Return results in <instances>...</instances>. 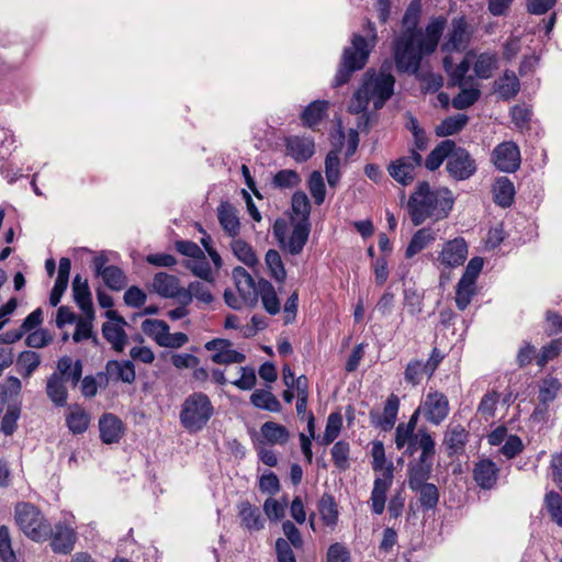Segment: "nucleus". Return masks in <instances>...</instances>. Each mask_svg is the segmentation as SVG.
I'll use <instances>...</instances> for the list:
<instances>
[{
    "instance_id": "obj_6",
    "label": "nucleus",
    "mask_w": 562,
    "mask_h": 562,
    "mask_svg": "<svg viewBox=\"0 0 562 562\" xmlns=\"http://www.w3.org/2000/svg\"><path fill=\"white\" fill-rule=\"evenodd\" d=\"M395 77L390 71V66L382 65L376 75L368 78L362 88L373 103L374 110H380L394 93Z\"/></svg>"
},
{
    "instance_id": "obj_38",
    "label": "nucleus",
    "mask_w": 562,
    "mask_h": 562,
    "mask_svg": "<svg viewBox=\"0 0 562 562\" xmlns=\"http://www.w3.org/2000/svg\"><path fill=\"white\" fill-rule=\"evenodd\" d=\"M259 296L267 313L277 315L280 312V301L270 281L266 279L258 281V297Z\"/></svg>"
},
{
    "instance_id": "obj_62",
    "label": "nucleus",
    "mask_w": 562,
    "mask_h": 562,
    "mask_svg": "<svg viewBox=\"0 0 562 562\" xmlns=\"http://www.w3.org/2000/svg\"><path fill=\"white\" fill-rule=\"evenodd\" d=\"M481 97L477 88H462L461 91L453 97L452 106L457 110H464L473 105Z\"/></svg>"
},
{
    "instance_id": "obj_40",
    "label": "nucleus",
    "mask_w": 562,
    "mask_h": 562,
    "mask_svg": "<svg viewBox=\"0 0 562 562\" xmlns=\"http://www.w3.org/2000/svg\"><path fill=\"white\" fill-rule=\"evenodd\" d=\"M498 66V56L496 53L484 52L477 55L473 70L480 79H490L493 71Z\"/></svg>"
},
{
    "instance_id": "obj_16",
    "label": "nucleus",
    "mask_w": 562,
    "mask_h": 562,
    "mask_svg": "<svg viewBox=\"0 0 562 562\" xmlns=\"http://www.w3.org/2000/svg\"><path fill=\"white\" fill-rule=\"evenodd\" d=\"M232 274L243 303L255 306L258 302V284L251 274L240 266L235 267Z\"/></svg>"
},
{
    "instance_id": "obj_55",
    "label": "nucleus",
    "mask_w": 562,
    "mask_h": 562,
    "mask_svg": "<svg viewBox=\"0 0 562 562\" xmlns=\"http://www.w3.org/2000/svg\"><path fill=\"white\" fill-rule=\"evenodd\" d=\"M292 211L300 216L296 223H310L311 203L305 192L296 191L292 195Z\"/></svg>"
},
{
    "instance_id": "obj_31",
    "label": "nucleus",
    "mask_w": 562,
    "mask_h": 562,
    "mask_svg": "<svg viewBox=\"0 0 562 562\" xmlns=\"http://www.w3.org/2000/svg\"><path fill=\"white\" fill-rule=\"evenodd\" d=\"M57 373L61 380L69 381L72 386H77L82 376V361L72 360L69 356H63L57 361Z\"/></svg>"
},
{
    "instance_id": "obj_7",
    "label": "nucleus",
    "mask_w": 562,
    "mask_h": 562,
    "mask_svg": "<svg viewBox=\"0 0 562 562\" xmlns=\"http://www.w3.org/2000/svg\"><path fill=\"white\" fill-rule=\"evenodd\" d=\"M473 30L464 15L452 19L451 26L440 45V50L450 56L453 53L464 52L472 40Z\"/></svg>"
},
{
    "instance_id": "obj_57",
    "label": "nucleus",
    "mask_w": 562,
    "mask_h": 562,
    "mask_svg": "<svg viewBox=\"0 0 562 562\" xmlns=\"http://www.w3.org/2000/svg\"><path fill=\"white\" fill-rule=\"evenodd\" d=\"M300 182L301 177L295 170L282 169L273 176L271 184L276 189L284 190L295 188Z\"/></svg>"
},
{
    "instance_id": "obj_14",
    "label": "nucleus",
    "mask_w": 562,
    "mask_h": 562,
    "mask_svg": "<svg viewBox=\"0 0 562 562\" xmlns=\"http://www.w3.org/2000/svg\"><path fill=\"white\" fill-rule=\"evenodd\" d=\"M149 291L162 299H173L180 304L183 286H181L180 279L177 276L157 272L149 285Z\"/></svg>"
},
{
    "instance_id": "obj_2",
    "label": "nucleus",
    "mask_w": 562,
    "mask_h": 562,
    "mask_svg": "<svg viewBox=\"0 0 562 562\" xmlns=\"http://www.w3.org/2000/svg\"><path fill=\"white\" fill-rule=\"evenodd\" d=\"M454 200L448 189L432 190L427 181L417 184L407 202V211L414 226L426 220L446 218L453 207Z\"/></svg>"
},
{
    "instance_id": "obj_41",
    "label": "nucleus",
    "mask_w": 562,
    "mask_h": 562,
    "mask_svg": "<svg viewBox=\"0 0 562 562\" xmlns=\"http://www.w3.org/2000/svg\"><path fill=\"white\" fill-rule=\"evenodd\" d=\"M423 409H420V405L414 413L411 415L407 423H400L395 428V438L394 442L397 450L403 449V443L406 442L416 432V427L418 423V418Z\"/></svg>"
},
{
    "instance_id": "obj_51",
    "label": "nucleus",
    "mask_w": 562,
    "mask_h": 562,
    "mask_svg": "<svg viewBox=\"0 0 562 562\" xmlns=\"http://www.w3.org/2000/svg\"><path fill=\"white\" fill-rule=\"evenodd\" d=\"M321 518L326 526H335L338 520V509L334 496L329 493L323 494L318 503Z\"/></svg>"
},
{
    "instance_id": "obj_54",
    "label": "nucleus",
    "mask_w": 562,
    "mask_h": 562,
    "mask_svg": "<svg viewBox=\"0 0 562 562\" xmlns=\"http://www.w3.org/2000/svg\"><path fill=\"white\" fill-rule=\"evenodd\" d=\"M142 330L148 337L153 338L157 345L161 346L166 335H168L169 325L161 319H145L142 323Z\"/></svg>"
},
{
    "instance_id": "obj_25",
    "label": "nucleus",
    "mask_w": 562,
    "mask_h": 562,
    "mask_svg": "<svg viewBox=\"0 0 562 562\" xmlns=\"http://www.w3.org/2000/svg\"><path fill=\"white\" fill-rule=\"evenodd\" d=\"M72 295L86 317L93 318L94 311L89 284L87 279H82L80 274L72 280Z\"/></svg>"
},
{
    "instance_id": "obj_4",
    "label": "nucleus",
    "mask_w": 562,
    "mask_h": 562,
    "mask_svg": "<svg viewBox=\"0 0 562 562\" xmlns=\"http://www.w3.org/2000/svg\"><path fill=\"white\" fill-rule=\"evenodd\" d=\"M214 414L210 397L203 392L190 394L182 403L179 419L181 426L190 434L201 431Z\"/></svg>"
},
{
    "instance_id": "obj_32",
    "label": "nucleus",
    "mask_w": 562,
    "mask_h": 562,
    "mask_svg": "<svg viewBox=\"0 0 562 562\" xmlns=\"http://www.w3.org/2000/svg\"><path fill=\"white\" fill-rule=\"evenodd\" d=\"M494 202L501 207H509L514 203L515 187L513 181L507 177H499L493 184Z\"/></svg>"
},
{
    "instance_id": "obj_3",
    "label": "nucleus",
    "mask_w": 562,
    "mask_h": 562,
    "mask_svg": "<svg viewBox=\"0 0 562 562\" xmlns=\"http://www.w3.org/2000/svg\"><path fill=\"white\" fill-rule=\"evenodd\" d=\"M366 36L352 34L351 45L344 48L333 86L346 85L355 71L361 70L368 63L371 50L376 44L378 34L373 22L366 21Z\"/></svg>"
},
{
    "instance_id": "obj_53",
    "label": "nucleus",
    "mask_w": 562,
    "mask_h": 562,
    "mask_svg": "<svg viewBox=\"0 0 562 562\" xmlns=\"http://www.w3.org/2000/svg\"><path fill=\"white\" fill-rule=\"evenodd\" d=\"M103 274L100 276L104 284L112 291H121L127 284V278L124 271L117 266H108Z\"/></svg>"
},
{
    "instance_id": "obj_47",
    "label": "nucleus",
    "mask_w": 562,
    "mask_h": 562,
    "mask_svg": "<svg viewBox=\"0 0 562 562\" xmlns=\"http://www.w3.org/2000/svg\"><path fill=\"white\" fill-rule=\"evenodd\" d=\"M412 491L419 494V504L424 512H429L437 507L440 495L435 484H422L418 488H413Z\"/></svg>"
},
{
    "instance_id": "obj_48",
    "label": "nucleus",
    "mask_w": 562,
    "mask_h": 562,
    "mask_svg": "<svg viewBox=\"0 0 562 562\" xmlns=\"http://www.w3.org/2000/svg\"><path fill=\"white\" fill-rule=\"evenodd\" d=\"M422 439L430 440L429 442L432 445V456H435L436 442L430 431L426 427H419L417 431L413 432L412 437L403 443V449L405 448L404 454L407 457H413L418 449L422 451Z\"/></svg>"
},
{
    "instance_id": "obj_17",
    "label": "nucleus",
    "mask_w": 562,
    "mask_h": 562,
    "mask_svg": "<svg viewBox=\"0 0 562 562\" xmlns=\"http://www.w3.org/2000/svg\"><path fill=\"white\" fill-rule=\"evenodd\" d=\"M470 432L464 426L449 425L443 434L442 445L449 458L461 456L465 451L467 443L469 442Z\"/></svg>"
},
{
    "instance_id": "obj_59",
    "label": "nucleus",
    "mask_w": 562,
    "mask_h": 562,
    "mask_svg": "<svg viewBox=\"0 0 562 562\" xmlns=\"http://www.w3.org/2000/svg\"><path fill=\"white\" fill-rule=\"evenodd\" d=\"M544 505L552 521L562 527V496L555 491H550L544 496Z\"/></svg>"
},
{
    "instance_id": "obj_37",
    "label": "nucleus",
    "mask_w": 562,
    "mask_h": 562,
    "mask_svg": "<svg viewBox=\"0 0 562 562\" xmlns=\"http://www.w3.org/2000/svg\"><path fill=\"white\" fill-rule=\"evenodd\" d=\"M454 149V140H441L426 157L425 168L429 171L437 170L445 160L448 161L451 150Z\"/></svg>"
},
{
    "instance_id": "obj_12",
    "label": "nucleus",
    "mask_w": 562,
    "mask_h": 562,
    "mask_svg": "<svg viewBox=\"0 0 562 562\" xmlns=\"http://www.w3.org/2000/svg\"><path fill=\"white\" fill-rule=\"evenodd\" d=\"M425 419L434 426H439L449 415L448 397L439 392L431 391L420 404Z\"/></svg>"
},
{
    "instance_id": "obj_45",
    "label": "nucleus",
    "mask_w": 562,
    "mask_h": 562,
    "mask_svg": "<svg viewBox=\"0 0 562 562\" xmlns=\"http://www.w3.org/2000/svg\"><path fill=\"white\" fill-rule=\"evenodd\" d=\"M442 66L449 76L450 86H462L463 79L469 71L470 65L467 59H463L459 65L453 67V60L451 56H445L442 58Z\"/></svg>"
},
{
    "instance_id": "obj_26",
    "label": "nucleus",
    "mask_w": 562,
    "mask_h": 562,
    "mask_svg": "<svg viewBox=\"0 0 562 562\" xmlns=\"http://www.w3.org/2000/svg\"><path fill=\"white\" fill-rule=\"evenodd\" d=\"M285 147L290 155L297 162H305L314 155V142L311 138L292 136L286 138Z\"/></svg>"
},
{
    "instance_id": "obj_19",
    "label": "nucleus",
    "mask_w": 562,
    "mask_h": 562,
    "mask_svg": "<svg viewBox=\"0 0 562 562\" xmlns=\"http://www.w3.org/2000/svg\"><path fill=\"white\" fill-rule=\"evenodd\" d=\"M398 409L400 398L396 394L392 393L385 401L382 414L374 411L370 412L371 425L383 431L392 430L397 420Z\"/></svg>"
},
{
    "instance_id": "obj_29",
    "label": "nucleus",
    "mask_w": 562,
    "mask_h": 562,
    "mask_svg": "<svg viewBox=\"0 0 562 562\" xmlns=\"http://www.w3.org/2000/svg\"><path fill=\"white\" fill-rule=\"evenodd\" d=\"M260 435V443H267L270 446H283L290 439V432L286 429V427L271 420L266 422L261 425Z\"/></svg>"
},
{
    "instance_id": "obj_28",
    "label": "nucleus",
    "mask_w": 562,
    "mask_h": 562,
    "mask_svg": "<svg viewBox=\"0 0 562 562\" xmlns=\"http://www.w3.org/2000/svg\"><path fill=\"white\" fill-rule=\"evenodd\" d=\"M238 516L241 520V526L249 532L259 531L265 527V519L261 516L260 509L248 501L238 504Z\"/></svg>"
},
{
    "instance_id": "obj_60",
    "label": "nucleus",
    "mask_w": 562,
    "mask_h": 562,
    "mask_svg": "<svg viewBox=\"0 0 562 562\" xmlns=\"http://www.w3.org/2000/svg\"><path fill=\"white\" fill-rule=\"evenodd\" d=\"M476 294L475 285L459 280L456 285V305L460 311H464Z\"/></svg>"
},
{
    "instance_id": "obj_9",
    "label": "nucleus",
    "mask_w": 562,
    "mask_h": 562,
    "mask_svg": "<svg viewBox=\"0 0 562 562\" xmlns=\"http://www.w3.org/2000/svg\"><path fill=\"white\" fill-rule=\"evenodd\" d=\"M446 170L453 180L463 181L470 179L476 172L477 166L471 154L454 143V149L449 155Z\"/></svg>"
},
{
    "instance_id": "obj_44",
    "label": "nucleus",
    "mask_w": 562,
    "mask_h": 562,
    "mask_svg": "<svg viewBox=\"0 0 562 562\" xmlns=\"http://www.w3.org/2000/svg\"><path fill=\"white\" fill-rule=\"evenodd\" d=\"M90 424V415L79 405H75L74 409L66 417V425L74 435L83 434Z\"/></svg>"
},
{
    "instance_id": "obj_49",
    "label": "nucleus",
    "mask_w": 562,
    "mask_h": 562,
    "mask_svg": "<svg viewBox=\"0 0 562 562\" xmlns=\"http://www.w3.org/2000/svg\"><path fill=\"white\" fill-rule=\"evenodd\" d=\"M265 262L270 277L279 283H283L286 279V271L279 251L276 249H269L266 252Z\"/></svg>"
},
{
    "instance_id": "obj_18",
    "label": "nucleus",
    "mask_w": 562,
    "mask_h": 562,
    "mask_svg": "<svg viewBox=\"0 0 562 562\" xmlns=\"http://www.w3.org/2000/svg\"><path fill=\"white\" fill-rule=\"evenodd\" d=\"M50 547L53 552L59 554H69L75 547L76 531L64 522H57L54 528L50 527Z\"/></svg>"
},
{
    "instance_id": "obj_39",
    "label": "nucleus",
    "mask_w": 562,
    "mask_h": 562,
    "mask_svg": "<svg viewBox=\"0 0 562 562\" xmlns=\"http://www.w3.org/2000/svg\"><path fill=\"white\" fill-rule=\"evenodd\" d=\"M250 403L259 409L271 413H280L282 405L274 394L268 390L257 389L250 395Z\"/></svg>"
},
{
    "instance_id": "obj_11",
    "label": "nucleus",
    "mask_w": 562,
    "mask_h": 562,
    "mask_svg": "<svg viewBox=\"0 0 562 562\" xmlns=\"http://www.w3.org/2000/svg\"><path fill=\"white\" fill-rule=\"evenodd\" d=\"M492 161L495 168L503 172H515L519 169L521 156L515 142H503L492 151Z\"/></svg>"
},
{
    "instance_id": "obj_27",
    "label": "nucleus",
    "mask_w": 562,
    "mask_h": 562,
    "mask_svg": "<svg viewBox=\"0 0 562 562\" xmlns=\"http://www.w3.org/2000/svg\"><path fill=\"white\" fill-rule=\"evenodd\" d=\"M217 217L223 231L235 238L240 232V222L236 209L229 202H222L217 206Z\"/></svg>"
},
{
    "instance_id": "obj_35",
    "label": "nucleus",
    "mask_w": 562,
    "mask_h": 562,
    "mask_svg": "<svg viewBox=\"0 0 562 562\" xmlns=\"http://www.w3.org/2000/svg\"><path fill=\"white\" fill-rule=\"evenodd\" d=\"M126 324L105 322L102 325V335L111 344L112 348L122 352L127 344V335L124 330Z\"/></svg>"
},
{
    "instance_id": "obj_43",
    "label": "nucleus",
    "mask_w": 562,
    "mask_h": 562,
    "mask_svg": "<svg viewBox=\"0 0 562 562\" xmlns=\"http://www.w3.org/2000/svg\"><path fill=\"white\" fill-rule=\"evenodd\" d=\"M327 109V101L316 100L311 102L301 114L303 124L307 127H314L324 119Z\"/></svg>"
},
{
    "instance_id": "obj_61",
    "label": "nucleus",
    "mask_w": 562,
    "mask_h": 562,
    "mask_svg": "<svg viewBox=\"0 0 562 562\" xmlns=\"http://www.w3.org/2000/svg\"><path fill=\"white\" fill-rule=\"evenodd\" d=\"M21 416V407L18 404H10L1 419L0 429L5 436L14 434L18 427V419Z\"/></svg>"
},
{
    "instance_id": "obj_42",
    "label": "nucleus",
    "mask_w": 562,
    "mask_h": 562,
    "mask_svg": "<svg viewBox=\"0 0 562 562\" xmlns=\"http://www.w3.org/2000/svg\"><path fill=\"white\" fill-rule=\"evenodd\" d=\"M468 121V115L461 113L448 116L436 126L435 134L438 137L454 135L467 125Z\"/></svg>"
},
{
    "instance_id": "obj_64",
    "label": "nucleus",
    "mask_w": 562,
    "mask_h": 562,
    "mask_svg": "<svg viewBox=\"0 0 562 562\" xmlns=\"http://www.w3.org/2000/svg\"><path fill=\"white\" fill-rule=\"evenodd\" d=\"M561 383L559 379L554 376H548L543 380L539 391V401L542 405H547L552 402L560 391Z\"/></svg>"
},
{
    "instance_id": "obj_15",
    "label": "nucleus",
    "mask_w": 562,
    "mask_h": 562,
    "mask_svg": "<svg viewBox=\"0 0 562 562\" xmlns=\"http://www.w3.org/2000/svg\"><path fill=\"white\" fill-rule=\"evenodd\" d=\"M98 378L104 387L109 383V378L124 383H133L136 378L134 363L131 360H109L105 364V372H98Z\"/></svg>"
},
{
    "instance_id": "obj_10",
    "label": "nucleus",
    "mask_w": 562,
    "mask_h": 562,
    "mask_svg": "<svg viewBox=\"0 0 562 562\" xmlns=\"http://www.w3.org/2000/svg\"><path fill=\"white\" fill-rule=\"evenodd\" d=\"M423 165V157L419 153H413L407 156H402L392 161L387 171L390 176L402 186L411 184L416 176L417 169Z\"/></svg>"
},
{
    "instance_id": "obj_22",
    "label": "nucleus",
    "mask_w": 562,
    "mask_h": 562,
    "mask_svg": "<svg viewBox=\"0 0 562 562\" xmlns=\"http://www.w3.org/2000/svg\"><path fill=\"white\" fill-rule=\"evenodd\" d=\"M100 439L103 443L111 445L121 440L124 427L122 420L114 414L105 413L99 419Z\"/></svg>"
},
{
    "instance_id": "obj_33",
    "label": "nucleus",
    "mask_w": 562,
    "mask_h": 562,
    "mask_svg": "<svg viewBox=\"0 0 562 562\" xmlns=\"http://www.w3.org/2000/svg\"><path fill=\"white\" fill-rule=\"evenodd\" d=\"M436 240V233L430 227H423L418 229L411 238L406 250L405 257L407 259L413 258L415 255L419 254L422 250L426 249Z\"/></svg>"
},
{
    "instance_id": "obj_58",
    "label": "nucleus",
    "mask_w": 562,
    "mask_h": 562,
    "mask_svg": "<svg viewBox=\"0 0 562 562\" xmlns=\"http://www.w3.org/2000/svg\"><path fill=\"white\" fill-rule=\"evenodd\" d=\"M307 187L314 200V203L316 205L323 204L326 196V187L323 176L319 171L315 170L310 175V178L307 180Z\"/></svg>"
},
{
    "instance_id": "obj_20",
    "label": "nucleus",
    "mask_w": 562,
    "mask_h": 562,
    "mask_svg": "<svg viewBox=\"0 0 562 562\" xmlns=\"http://www.w3.org/2000/svg\"><path fill=\"white\" fill-rule=\"evenodd\" d=\"M468 256V245L462 237L445 243L438 256L440 263L448 268H457L464 263Z\"/></svg>"
},
{
    "instance_id": "obj_52",
    "label": "nucleus",
    "mask_w": 562,
    "mask_h": 562,
    "mask_svg": "<svg viewBox=\"0 0 562 562\" xmlns=\"http://www.w3.org/2000/svg\"><path fill=\"white\" fill-rule=\"evenodd\" d=\"M331 460L339 471L350 468V443L346 440H338L331 448Z\"/></svg>"
},
{
    "instance_id": "obj_24",
    "label": "nucleus",
    "mask_w": 562,
    "mask_h": 562,
    "mask_svg": "<svg viewBox=\"0 0 562 562\" xmlns=\"http://www.w3.org/2000/svg\"><path fill=\"white\" fill-rule=\"evenodd\" d=\"M311 223H295L285 244L280 248L292 256L300 255L308 240Z\"/></svg>"
},
{
    "instance_id": "obj_1",
    "label": "nucleus",
    "mask_w": 562,
    "mask_h": 562,
    "mask_svg": "<svg viewBox=\"0 0 562 562\" xmlns=\"http://www.w3.org/2000/svg\"><path fill=\"white\" fill-rule=\"evenodd\" d=\"M420 0H412L402 18V30L393 40V56L398 72L416 74L425 56L432 55L440 43L448 20L432 16L423 30Z\"/></svg>"
},
{
    "instance_id": "obj_23",
    "label": "nucleus",
    "mask_w": 562,
    "mask_h": 562,
    "mask_svg": "<svg viewBox=\"0 0 562 562\" xmlns=\"http://www.w3.org/2000/svg\"><path fill=\"white\" fill-rule=\"evenodd\" d=\"M338 134V144L329 150L325 158V176L330 188H336L341 178L339 153L345 140V133L339 130Z\"/></svg>"
},
{
    "instance_id": "obj_63",
    "label": "nucleus",
    "mask_w": 562,
    "mask_h": 562,
    "mask_svg": "<svg viewBox=\"0 0 562 562\" xmlns=\"http://www.w3.org/2000/svg\"><path fill=\"white\" fill-rule=\"evenodd\" d=\"M561 351L562 339H553L540 349V352L536 357V362L540 368H543L549 361L555 359Z\"/></svg>"
},
{
    "instance_id": "obj_21",
    "label": "nucleus",
    "mask_w": 562,
    "mask_h": 562,
    "mask_svg": "<svg viewBox=\"0 0 562 562\" xmlns=\"http://www.w3.org/2000/svg\"><path fill=\"white\" fill-rule=\"evenodd\" d=\"M499 468L491 459L479 460L473 468V480L482 490H492L498 480Z\"/></svg>"
},
{
    "instance_id": "obj_34",
    "label": "nucleus",
    "mask_w": 562,
    "mask_h": 562,
    "mask_svg": "<svg viewBox=\"0 0 562 562\" xmlns=\"http://www.w3.org/2000/svg\"><path fill=\"white\" fill-rule=\"evenodd\" d=\"M520 90V82L513 70L506 69L503 76L495 82V91L499 97L508 101L514 99Z\"/></svg>"
},
{
    "instance_id": "obj_36",
    "label": "nucleus",
    "mask_w": 562,
    "mask_h": 562,
    "mask_svg": "<svg viewBox=\"0 0 562 562\" xmlns=\"http://www.w3.org/2000/svg\"><path fill=\"white\" fill-rule=\"evenodd\" d=\"M46 394L57 407L67 405L68 391L64 384V380H61V376L57 372L52 373L47 379Z\"/></svg>"
},
{
    "instance_id": "obj_5",
    "label": "nucleus",
    "mask_w": 562,
    "mask_h": 562,
    "mask_svg": "<svg viewBox=\"0 0 562 562\" xmlns=\"http://www.w3.org/2000/svg\"><path fill=\"white\" fill-rule=\"evenodd\" d=\"M14 518L23 533L33 541L42 542L50 535V524L42 512L31 503L15 505Z\"/></svg>"
},
{
    "instance_id": "obj_56",
    "label": "nucleus",
    "mask_w": 562,
    "mask_h": 562,
    "mask_svg": "<svg viewBox=\"0 0 562 562\" xmlns=\"http://www.w3.org/2000/svg\"><path fill=\"white\" fill-rule=\"evenodd\" d=\"M424 375L428 376V368L422 360L413 359L406 364L404 380L407 384L412 386L418 385Z\"/></svg>"
},
{
    "instance_id": "obj_30",
    "label": "nucleus",
    "mask_w": 562,
    "mask_h": 562,
    "mask_svg": "<svg viewBox=\"0 0 562 562\" xmlns=\"http://www.w3.org/2000/svg\"><path fill=\"white\" fill-rule=\"evenodd\" d=\"M193 299H195L198 303L209 305L214 301V295L212 294L210 286L205 283L201 281H192L188 284V288H183L180 304L190 305Z\"/></svg>"
},
{
    "instance_id": "obj_50",
    "label": "nucleus",
    "mask_w": 562,
    "mask_h": 562,
    "mask_svg": "<svg viewBox=\"0 0 562 562\" xmlns=\"http://www.w3.org/2000/svg\"><path fill=\"white\" fill-rule=\"evenodd\" d=\"M186 268L189 269L193 273V276L202 279L203 281L212 285L215 284V278L212 268L204 252L202 254V256H199V258L188 261L186 263Z\"/></svg>"
},
{
    "instance_id": "obj_8",
    "label": "nucleus",
    "mask_w": 562,
    "mask_h": 562,
    "mask_svg": "<svg viewBox=\"0 0 562 562\" xmlns=\"http://www.w3.org/2000/svg\"><path fill=\"white\" fill-rule=\"evenodd\" d=\"M430 440L422 439V453L415 462L407 467V484L411 490L428 483L432 473L434 458Z\"/></svg>"
},
{
    "instance_id": "obj_46",
    "label": "nucleus",
    "mask_w": 562,
    "mask_h": 562,
    "mask_svg": "<svg viewBox=\"0 0 562 562\" xmlns=\"http://www.w3.org/2000/svg\"><path fill=\"white\" fill-rule=\"evenodd\" d=\"M231 248L233 254L237 257L239 261H241L244 265L254 268L258 265V258L256 256V252L250 244L245 241L244 239H233L231 243Z\"/></svg>"
},
{
    "instance_id": "obj_13",
    "label": "nucleus",
    "mask_w": 562,
    "mask_h": 562,
    "mask_svg": "<svg viewBox=\"0 0 562 562\" xmlns=\"http://www.w3.org/2000/svg\"><path fill=\"white\" fill-rule=\"evenodd\" d=\"M394 477L393 462H389L382 475L375 477L371 492V508L375 515H381L385 508L386 493L390 490Z\"/></svg>"
}]
</instances>
